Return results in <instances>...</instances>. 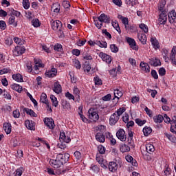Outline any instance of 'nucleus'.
Returning a JSON list of instances; mask_svg holds the SVG:
<instances>
[{
	"instance_id": "36",
	"label": "nucleus",
	"mask_w": 176,
	"mask_h": 176,
	"mask_svg": "<svg viewBox=\"0 0 176 176\" xmlns=\"http://www.w3.org/2000/svg\"><path fill=\"white\" fill-rule=\"evenodd\" d=\"M126 162H128L129 163H132L133 166H135L136 167V166H137V162H135H135H133V157H131V155H127V156L126 157Z\"/></svg>"
},
{
	"instance_id": "39",
	"label": "nucleus",
	"mask_w": 176,
	"mask_h": 176,
	"mask_svg": "<svg viewBox=\"0 0 176 176\" xmlns=\"http://www.w3.org/2000/svg\"><path fill=\"white\" fill-rule=\"evenodd\" d=\"M98 151L99 153H97V155H104L105 153V147L102 145H99L98 146Z\"/></svg>"
},
{
	"instance_id": "21",
	"label": "nucleus",
	"mask_w": 176,
	"mask_h": 176,
	"mask_svg": "<svg viewBox=\"0 0 176 176\" xmlns=\"http://www.w3.org/2000/svg\"><path fill=\"white\" fill-rule=\"evenodd\" d=\"M41 102L43 104H46L47 107H49V101L47 100V96L46 94L43 93L40 98Z\"/></svg>"
},
{
	"instance_id": "58",
	"label": "nucleus",
	"mask_w": 176,
	"mask_h": 176,
	"mask_svg": "<svg viewBox=\"0 0 176 176\" xmlns=\"http://www.w3.org/2000/svg\"><path fill=\"white\" fill-rule=\"evenodd\" d=\"M80 94V91H79V89H78V87H75L74 89V94L75 95L76 97H77L78 98H79V94Z\"/></svg>"
},
{
	"instance_id": "45",
	"label": "nucleus",
	"mask_w": 176,
	"mask_h": 176,
	"mask_svg": "<svg viewBox=\"0 0 176 176\" xmlns=\"http://www.w3.org/2000/svg\"><path fill=\"white\" fill-rule=\"evenodd\" d=\"M32 24L35 28H38V27H39V25H41V23L39 22V19H33L32 21Z\"/></svg>"
},
{
	"instance_id": "26",
	"label": "nucleus",
	"mask_w": 176,
	"mask_h": 176,
	"mask_svg": "<svg viewBox=\"0 0 176 176\" xmlns=\"http://www.w3.org/2000/svg\"><path fill=\"white\" fill-rule=\"evenodd\" d=\"M56 160L58 162H60L62 164H64V163H66V159L64 157V155L61 153H59L56 155Z\"/></svg>"
},
{
	"instance_id": "56",
	"label": "nucleus",
	"mask_w": 176,
	"mask_h": 176,
	"mask_svg": "<svg viewBox=\"0 0 176 176\" xmlns=\"http://www.w3.org/2000/svg\"><path fill=\"white\" fill-rule=\"evenodd\" d=\"M65 97H67V98L69 100H73V101H75V96H74V95L71 94L69 92H67L65 94Z\"/></svg>"
},
{
	"instance_id": "48",
	"label": "nucleus",
	"mask_w": 176,
	"mask_h": 176,
	"mask_svg": "<svg viewBox=\"0 0 176 176\" xmlns=\"http://www.w3.org/2000/svg\"><path fill=\"white\" fill-rule=\"evenodd\" d=\"M82 58H84V60H93V56H91V55L89 54L83 53Z\"/></svg>"
},
{
	"instance_id": "30",
	"label": "nucleus",
	"mask_w": 176,
	"mask_h": 176,
	"mask_svg": "<svg viewBox=\"0 0 176 176\" xmlns=\"http://www.w3.org/2000/svg\"><path fill=\"white\" fill-rule=\"evenodd\" d=\"M96 45H97L100 47H104V49H107V47H108V44L105 41H96Z\"/></svg>"
},
{
	"instance_id": "64",
	"label": "nucleus",
	"mask_w": 176,
	"mask_h": 176,
	"mask_svg": "<svg viewBox=\"0 0 176 176\" xmlns=\"http://www.w3.org/2000/svg\"><path fill=\"white\" fill-rule=\"evenodd\" d=\"M8 72H10V69L4 68L0 70V75H3V74H8Z\"/></svg>"
},
{
	"instance_id": "22",
	"label": "nucleus",
	"mask_w": 176,
	"mask_h": 176,
	"mask_svg": "<svg viewBox=\"0 0 176 176\" xmlns=\"http://www.w3.org/2000/svg\"><path fill=\"white\" fill-rule=\"evenodd\" d=\"M11 88L12 89V90H15V91H17L18 93H21V91H23V87H21L19 84L12 85Z\"/></svg>"
},
{
	"instance_id": "34",
	"label": "nucleus",
	"mask_w": 176,
	"mask_h": 176,
	"mask_svg": "<svg viewBox=\"0 0 176 176\" xmlns=\"http://www.w3.org/2000/svg\"><path fill=\"white\" fill-rule=\"evenodd\" d=\"M112 26L113 27V28H115V30H116V31L118 32H119V34H120L122 32V31L120 30V27H119V23H118V21H114L112 22Z\"/></svg>"
},
{
	"instance_id": "10",
	"label": "nucleus",
	"mask_w": 176,
	"mask_h": 176,
	"mask_svg": "<svg viewBox=\"0 0 176 176\" xmlns=\"http://www.w3.org/2000/svg\"><path fill=\"white\" fill-rule=\"evenodd\" d=\"M50 164L54 168H60V167L63 166V164L61 163V162L58 161L56 158V160H50Z\"/></svg>"
},
{
	"instance_id": "38",
	"label": "nucleus",
	"mask_w": 176,
	"mask_h": 176,
	"mask_svg": "<svg viewBox=\"0 0 176 176\" xmlns=\"http://www.w3.org/2000/svg\"><path fill=\"white\" fill-rule=\"evenodd\" d=\"M52 10L55 13H58L60 12V4L58 3L54 4L53 6L52 7Z\"/></svg>"
},
{
	"instance_id": "16",
	"label": "nucleus",
	"mask_w": 176,
	"mask_h": 176,
	"mask_svg": "<svg viewBox=\"0 0 176 176\" xmlns=\"http://www.w3.org/2000/svg\"><path fill=\"white\" fill-rule=\"evenodd\" d=\"M109 170L112 173H115L118 170V164L115 162H110L109 164Z\"/></svg>"
},
{
	"instance_id": "9",
	"label": "nucleus",
	"mask_w": 176,
	"mask_h": 176,
	"mask_svg": "<svg viewBox=\"0 0 176 176\" xmlns=\"http://www.w3.org/2000/svg\"><path fill=\"white\" fill-rule=\"evenodd\" d=\"M119 119H120L119 118V116H118V115L116 114V113H113L109 119V122L111 126H113L115 124H116V123H118V122H119Z\"/></svg>"
},
{
	"instance_id": "55",
	"label": "nucleus",
	"mask_w": 176,
	"mask_h": 176,
	"mask_svg": "<svg viewBox=\"0 0 176 176\" xmlns=\"http://www.w3.org/2000/svg\"><path fill=\"white\" fill-rule=\"evenodd\" d=\"M54 50H56V52H63V45L61 44L55 45Z\"/></svg>"
},
{
	"instance_id": "14",
	"label": "nucleus",
	"mask_w": 176,
	"mask_h": 176,
	"mask_svg": "<svg viewBox=\"0 0 176 176\" xmlns=\"http://www.w3.org/2000/svg\"><path fill=\"white\" fill-rule=\"evenodd\" d=\"M23 111V112H26V113L28 115H30V116H33L34 118H36V116H38V115H36V113L35 112H34V110L32 109H30L28 108H25L24 106H22Z\"/></svg>"
},
{
	"instance_id": "47",
	"label": "nucleus",
	"mask_w": 176,
	"mask_h": 176,
	"mask_svg": "<svg viewBox=\"0 0 176 176\" xmlns=\"http://www.w3.org/2000/svg\"><path fill=\"white\" fill-rule=\"evenodd\" d=\"M23 6L24 9H30V0H23Z\"/></svg>"
},
{
	"instance_id": "24",
	"label": "nucleus",
	"mask_w": 176,
	"mask_h": 176,
	"mask_svg": "<svg viewBox=\"0 0 176 176\" xmlns=\"http://www.w3.org/2000/svg\"><path fill=\"white\" fill-rule=\"evenodd\" d=\"M146 151L147 153H153L155 152V146L151 144H146Z\"/></svg>"
},
{
	"instance_id": "2",
	"label": "nucleus",
	"mask_w": 176,
	"mask_h": 176,
	"mask_svg": "<svg viewBox=\"0 0 176 176\" xmlns=\"http://www.w3.org/2000/svg\"><path fill=\"white\" fill-rule=\"evenodd\" d=\"M165 5L166 3L164 1H162L160 3V5L158 6V9L160 12H161V14H160V17L158 19V21L161 25L166 24V22L167 21V14L166 12L164 10Z\"/></svg>"
},
{
	"instance_id": "20",
	"label": "nucleus",
	"mask_w": 176,
	"mask_h": 176,
	"mask_svg": "<svg viewBox=\"0 0 176 176\" xmlns=\"http://www.w3.org/2000/svg\"><path fill=\"white\" fill-rule=\"evenodd\" d=\"M175 19H176L175 10H172V13H170L168 15V21L170 23V24H174V23H175Z\"/></svg>"
},
{
	"instance_id": "35",
	"label": "nucleus",
	"mask_w": 176,
	"mask_h": 176,
	"mask_svg": "<svg viewBox=\"0 0 176 176\" xmlns=\"http://www.w3.org/2000/svg\"><path fill=\"white\" fill-rule=\"evenodd\" d=\"M90 69H91V66H90V62L85 61L84 63V70L87 71V72H90Z\"/></svg>"
},
{
	"instance_id": "12",
	"label": "nucleus",
	"mask_w": 176,
	"mask_h": 176,
	"mask_svg": "<svg viewBox=\"0 0 176 176\" xmlns=\"http://www.w3.org/2000/svg\"><path fill=\"white\" fill-rule=\"evenodd\" d=\"M149 64L150 65H152L153 67H159L162 65V63L160 62V60L156 58H152L149 59Z\"/></svg>"
},
{
	"instance_id": "46",
	"label": "nucleus",
	"mask_w": 176,
	"mask_h": 176,
	"mask_svg": "<svg viewBox=\"0 0 176 176\" xmlns=\"http://www.w3.org/2000/svg\"><path fill=\"white\" fill-rule=\"evenodd\" d=\"M14 41L17 45H24V40H21V38H19L17 37L14 38Z\"/></svg>"
},
{
	"instance_id": "51",
	"label": "nucleus",
	"mask_w": 176,
	"mask_h": 176,
	"mask_svg": "<svg viewBox=\"0 0 176 176\" xmlns=\"http://www.w3.org/2000/svg\"><path fill=\"white\" fill-rule=\"evenodd\" d=\"M158 72L160 76H164L166 75V69H164V67H161L160 68Z\"/></svg>"
},
{
	"instance_id": "3",
	"label": "nucleus",
	"mask_w": 176,
	"mask_h": 176,
	"mask_svg": "<svg viewBox=\"0 0 176 176\" xmlns=\"http://www.w3.org/2000/svg\"><path fill=\"white\" fill-rule=\"evenodd\" d=\"M89 113V118L91 119V120H93L94 122H97L98 119H100V116H98V113L96 111V110L91 109L88 111Z\"/></svg>"
},
{
	"instance_id": "52",
	"label": "nucleus",
	"mask_w": 176,
	"mask_h": 176,
	"mask_svg": "<svg viewBox=\"0 0 176 176\" xmlns=\"http://www.w3.org/2000/svg\"><path fill=\"white\" fill-rule=\"evenodd\" d=\"M74 155L77 160H80V159H82V153L79 151H75Z\"/></svg>"
},
{
	"instance_id": "43",
	"label": "nucleus",
	"mask_w": 176,
	"mask_h": 176,
	"mask_svg": "<svg viewBox=\"0 0 176 176\" xmlns=\"http://www.w3.org/2000/svg\"><path fill=\"white\" fill-rule=\"evenodd\" d=\"M140 28L141 30H142V31H144V32H145V34H148V26L146 25H145L144 23H141L140 25Z\"/></svg>"
},
{
	"instance_id": "31",
	"label": "nucleus",
	"mask_w": 176,
	"mask_h": 176,
	"mask_svg": "<svg viewBox=\"0 0 176 176\" xmlns=\"http://www.w3.org/2000/svg\"><path fill=\"white\" fill-rule=\"evenodd\" d=\"M163 116L160 114L153 117L155 123H162V122H163Z\"/></svg>"
},
{
	"instance_id": "13",
	"label": "nucleus",
	"mask_w": 176,
	"mask_h": 176,
	"mask_svg": "<svg viewBox=\"0 0 176 176\" xmlns=\"http://www.w3.org/2000/svg\"><path fill=\"white\" fill-rule=\"evenodd\" d=\"M96 140L98 141V142H105V135H104V133L100 131L96 135Z\"/></svg>"
},
{
	"instance_id": "25",
	"label": "nucleus",
	"mask_w": 176,
	"mask_h": 176,
	"mask_svg": "<svg viewBox=\"0 0 176 176\" xmlns=\"http://www.w3.org/2000/svg\"><path fill=\"white\" fill-rule=\"evenodd\" d=\"M120 151L122 153L130 152V147L126 144H122L120 147Z\"/></svg>"
},
{
	"instance_id": "8",
	"label": "nucleus",
	"mask_w": 176,
	"mask_h": 176,
	"mask_svg": "<svg viewBox=\"0 0 176 176\" xmlns=\"http://www.w3.org/2000/svg\"><path fill=\"white\" fill-rule=\"evenodd\" d=\"M51 25H52V30H54V31H57V30H58V28H59L58 30L60 31V32H61V25H62L61 21H58V20L54 21L52 23Z\"/></svg>"
},
{
	"instance_id": "54",
	"label": "nucleus",
	"mask_w": 176,
	"mask_h": 176,
	"mask_svg": "<svg viewBox=\"0 0 176 176\" xmlns=\"http://www.w3.org/2000/svg\"><path fill=\"white\" fill-rule=\"evenodd\" d=\"M163 120L165 123H170L171 124V119L167 116V114H164L163 116Z\"/></svg>"
},
{
	"instance_id": "57",
	"label": "nucleus",
	"mask_w": 176,
	"mask_h": 176,
	"mask_svg": "<svg viewBox=\"0 0 176 176\" xmlns=\"http://www.w3.org/2000/svg\"><path fill=\"white\" fill-rule=\"evenodd\" d=\"M127 5H131V6H134L137 5V1L135 0H126Z\"/></svg>"
},
{
	"instance_id": "28",
	"label": "nucleus",
	"mask_w": 176,
	"mask_h": 176,
	"mask_svg": "<svg viewBox=\"0 0 176 176\" xmlns=\"http://www.w3.org/2000/svg\"><path fill=\"white\" fill-rule=\"evenodd\" d=\"M51 101L52 102L53 107H55V108H57L58 106V101H57V98L54 96V95H51L50 96Z\"/></svg>"
},
{
	"instance_id": "23",
	"label": "nucleus",
	"mask_w": 176,
	"mask_h": 176,
	"mask_svg": "<svg viewBox=\"0 0 176 176\" xmlns=\"http://www.w3.org/2000/svg\"><path fill=\"white\" fill-rule=\"evenodd\" d=\"M12 78L14 79V80H16V82H24V80H23V76H21V74H13Z\"/></svg>"
},
{
	"instance_id": "4",
	"label": "nucleus",
	"mask_w": 176,
	"mask_h": 176,
	"mask_svg": "<svg viewBox=\"0 0 176 176\" xmlns=\"http://www.w3.org/2000/svg\"><path fill=\"white\" fill-rule=\"evenodd\" d=\"M126 132L124 130L120 129H119L116 133V137L120 140V141H122V142H124L126 140H127V137L125 135Z\"/></svg>"
},
{
	"instance_id": "18",
	"label": "nucleus",
	"mask_w": 176,
	"mask_h": 176,
	"mask_svg": "<svg viewBox=\"0 0 176 176\" xmlns=\"http://www.w3.org/2000/svg\"><path fill=\"white\" fill-rule=\"evenodd\" d=\"M3 130L6 131V134H10V133H12V124L5 122L3 124Z\"/></svg>"
},
{
	"instance_id": "41",
	"label": "nucleus",
	"mask_w": 176,
	"mask_h": 176,
	"mask_svg": "<svg viewBox=\"0 0 176 176\" xmlns=\"http://www.w3.org/2000/svg\"><path fill=\"white\" fill-rule=\"evenodd\" d=\"M124 112H126V108L124 107H122V108H120L117 111H116V115L117 116H118V118H120V116L121 115H123V113Z\"/></svg>"
},
{
	"instance_id": "42",
	"label": "nucleus",
	"mask_w": 176,
	"mask_h": 176,
	"mask_svg": "<svg viewBox=\"0 0 176 176\" xmlns=\"http://www.w3.org/2000/svg\"><path fill=\"white\" fill-rule=\"evenodd\" d=\"M135 123L137 124H138V126H144V124H145L146 123V120H142L140 118H137L135 120Z\"/></svg>"
},
{
	"instance_id": "62",
	"label": "nucleus",
	"mask_w": 176,
	"mask_h": 176,
	"mask_svg": "<svg viewBox=\"0 0 176 176\" xmlns=\"http://www.w3.org/2000/svg\"><path fill=\"white\" fill-rule=\"evenodd\" d=\"M6 23L4 21H0V29L6 30Z\"/></svg>"
},
{
	"instance_id": "17",
	"label": "nucleus",
	"mask_w": 176,
	"mask_h": 176,
	"mask_svg": "<svg viewBox=\"0 0 176 176\" xmlns=\"http://www.w3.org/2000/svg\"><path fill=\"white\" fill-rule=\"evenodd\" d=\"M140 65L142 68V71H144V72H151V67H149V65H148V63H145L144 62H141Z\"/></svg>"
},
{
	"instance_id": "27",
	"label": "nucleus",
	"mask_w": 176,
	"mask_h": 176,
	"mask_svg": "<svg viewBox=\"0 0 176 176\" xmlns=\"http://www.w3.org/2000/svg\"><path fill=\"white\" fill-rule=\"evenodd\" d=\"M143 133H144L145 137H148L149 135V134H151L152 133V128L149 127V126H145L143 129Z\"/></svg>"
},
{
	"instance_id": "29",
	"label": "nucleus",
	"mask_w": 176,
	"mask_h": 176,
	"mask_svg": "<svg viewBox=\"0 0 176 176\" xmlns=\"http://www.w3.org/2000/svg\"><path fill=\"white\" fill-rule=\"evenodd\" d=\"M15 52L14 53H16L18 56H21V54H23V53L25 52V48L24 47H15Z\"/></svg>"
},
{
	"instance_id": "40",
	"label": "nucleus",
	"mask_w": 176,
	"mask_h": 176,
	"mask_svg": "<svg viewBox=\"0 0 176 176\" xmlns=\"http://www.w3.org/2000/svg\"><path fill=\"white\" fill-rule=\"evenodd\" d=\"M26 94L29 97V98L32 101V102H33L34 107H36L38 105V102H36V100L34 99V98L32 97V95H31V94H30V92H27Z\"/></svg>"
},
{
	"instance_id": "5",
	"label": "nucleus",
	"mask_w": 176,
	"mask_h": 176,
	"mask_svg": "<svg viewBox=\"0 0 176 176\" xmlns=\"http://www.w3.org/2000/svg\"><path fill=\"white\" fill-rule=\"evenodd\" d=\"M126 42L129 43L130 47H131V49H133V50H138V46H137L135 40L130 37H126Z\"/></svg>"
},
{
	"instance_id": "1",
	"label": "nucleus",
	"mask_w": 176,
	"mask_h": 176,
	"mask_svg": "<svg viewBox=\"0 0 176 176\" xmlns=\"http://www.w3.org/2000/svg\"><path fill=\"white\" fill-rule=\"evenodd\" d=\"M94 23L96 27L100 30L102 27V23H111V18L105 14H101L98 18H94Z\"/></svg>"
},
{
	"instance_id": "60",
	"label": "nucleus",
	"mask_w": 176,
	"mask_h": 176,
	"mask_svg": "<svg viewBox=\"0 0 176 176\" xmlns=\"http://www.w3.org/2000/svg\"><path fill=\"white\" fill-rule=\"evenodd\" d=\"M5 43H6V45L10 46V45H12V43H13V40L12 39V38L8 37L6 39Z\"/></svg>"
},
{
	"instance_id": "32",
	"label": "nucleus",
	"mask_w": 176,
	"mask_h": 176,
	"mask_svg": "<svg viewBox=\"0 0 176 176\" xmlns=\"http://www.w3.org/2000/svg\"><path fill=\"white\" fill-rule=\"evenodd\" d=\"M25 124L28 130H35V126L32 125V123L30 120H26Z\"/></svg>"
},
{
	"instance_id": "53",
	"label": "nucleus",
	"mask_w": 176,
	"mask_h": 176,
	"mask_svg": "<svg viewBox=\"0 0 176 176\" xmlns=\"http://www.w3.org/2000/svg\"><path fill=\"white\" fill-rule=\"evenodd\" d=\"M175 56L174 54H170V56L169 57V60H170L172 64H175L176 65V60H175Z\"/></svg>"
},
{
	"instance_id": "15",
	"label": "nucleus",
	"mask_w": 176,
	"mask_h": 176,
	"mask_svg": "<svg viewBox=\"0 0 176 176\" xmlns=\"http://www.w3.org/2000/svg\"><path fill=\"white\" fill-rule=\"evenodd\" d=\"M138 38L140 42L142 43V45L146 44V34L144 33H139L138 34Z\"/></svg>"
},
{
	"instance_id": "50",
	"label": "nucleus",
	"mask_w": 176,
	"mask_h": 176,
	"mask_svg": "<svg viewBox=\"0 0 176 176\" xmlns=\"http://www.w3.org/2000/svg\"><path fill=\"white\" fill-rule=\"evenodd\" d=\"M95 85H97L98 86H101L102 85V80H101L100 78L98 77L94 78Z\"/></svg>"
},
{
	"instance_id": "7",
	"label": "nucleus",
	"mask_w": 176,
	"mask_h": 176,
	"mask_svg": "<svg viewBox=\"0 0 176 176\" xmlns=\"http://www.w3.org/2000/svg\"><path fill=\"white\" fill-rule=\"evenodd\" d=\"M99 57H101L102 60L103 61H105L107 64H111V62L112 61V58H111V56L104 53L100 52L99 54Z\"/></svg>"
},
{
	"instance_id": "11",
	"label": "nucleus",
	"mask_w": 176,
	"mask_h": 176,
	"mask_svg": "<svg viewBox=\"0 0 176 176\" xmlns=\"http://www.w3.org/2000/svg\"><path fill=\"white\" fill-rule=\"evenodd\" d=\"M45 75L47 78H54L57 75V69L53 67L50 71L46 72Z\"/></svg>"
},
{
	"instance_id": "49",
	"label": "nucleus",
	"mask_w": 176,
	"mask_h": 176,
	"mask_svg": "<svg viewBox=\"0 0 176 176\" xmlns=\"http://www.w3.org/2000/svg\"><path fill=\"white\" fill-rule=\"evenodd\" d=\"M62 6H63V8H65V9H68V8L71 7V4L68 1H63L62 3Z\"/></svg>"
},
{
	"instance_id": "59",
	"label": "nucleus",
	"mask_w": 176,
	"mask_h": 176,
	"mask_svg": "<svg viewBox=\"0 0 176 176\" xmlns=\"http://www.w3.org/2000/svg\"><path fill=\"white\" fill-rule=\"evenodd\" d=\"M14 118H20V111L19 109H16L12 113Z\"/></svg>"
},
{
	"instance_id": "44",
	"label": "nucleus",
	"mask_w": 176,
	"mask_h": 176,
	"mask_svg": "<svg viewBox=\"0 0 176 176\" xmlns=\"http://www.w3.org/2000/svg\"><path fill=\"white\" fill-rule=\"evenodd\" d=\"M110 49L113 53H118L119 52V48L115 44H111Z\"/></svg>"
},
{
	"instance_id": "37",
	"label": "nucleus",
	"mask_w": 176,
	"mask_h": 176,
	"mask_svg": "<svg viewBox=\"0 0 176 176\" xmlns=\"http://www.w3.org/2000/svg\"><path fill=\"white\" fill-rule=\"evenodd\" d=\"M16 18L14 16H11L9 19L8 23L9 24H12L14 27L17 25V22H16Z\"/></svg>"
},
{
	"instance_id": "6",
	"label": "nucleus",
	"mask_w": 176,
	"mask_h": 176,
	"mask_svg": "<svg viewBox=\"0 0 176 176\" xmlns=\"http://www.w3.org/2000/svg\"><path fill=\"white\" fill-rule=\"evenodd\" d=\"M44 123L47 126V127H49L51 130H53L55 127L54 124V120H53L52 118H45L44 119Z\"/></svg>"
},
{
	"instance_id": "19",
	"label": "nucleus",
	"mask_w": 176,
	"mask_h": 176,
	"mask_svg": "<svg viewBox=\"0 0 176 176\" xmlns=\"http://www.w3.org/2000/svg\"><path fill=\"white\" fill-rule=\"evenodd\" d=\"M53 91L56 93V94H60L61 91H63L61 89V85H60L58 82H55L54 84V89Z\"/></svg>"
},
{
	"instance_id": "63",
	"label": "nucleus",
	"mask_w": 176,
	"mask_h": 176,
	"mask_svg": "<svg viewBox=\"0 0 176 176\" xmlns=\"http://www.w3.org/2000/svg\"><path fill=\"white\" fill-rule=\"evenodd\" d=\"M151 76L154 79H159V76L157 75V72L155 70H151Z\"/></svg>"
},
{
	"instance_id": "33",
	"label": "nucleus",
	"mask_w": 176,
	"mask_h": 176,
	"mask_svg": "<svg viewBox=\"0 0 176 176\" xmlns=\"http://www.w3.org/2000/svg\"><path fill=\"white\" fill-rule=\"evenodd\" d=\"M122 96H123V93L120 90H119V89L114 90V98H118V100H119V98H120V97H122Z\"/></svg>"
},
{
	"instance_id": "61",
	"label": "nucleus",
	"mask_w": 176,
	"mask_h": 176,
	"mask_svg": "<svg viewBox=\"0 0 176 176\" xmlns=\"http://www.w3.org/2000/svg\"><path fill=\"white\" fill-rule=\"evenodd\" d=\"M23 167H21L19 168H18L16 170V176H21L22 174H23Z\"/></svg>"
}]
</instances>
